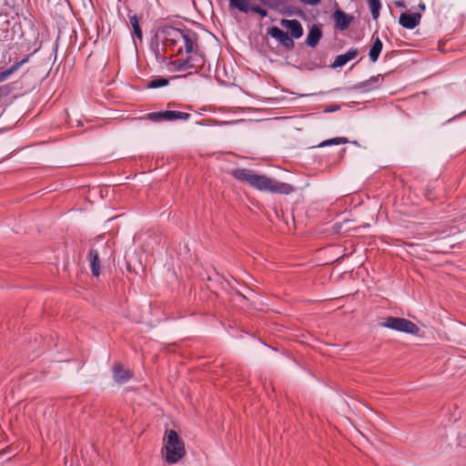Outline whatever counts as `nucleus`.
Instances as JSON below:
<instances>
[{"mask_svg": "<svg viewBox=\"0 0 466 466\" xmlns=\"http://www.w3.org/2000/svg\"><path fill=\"white\" fill-rule=\"evenodd\" d=\"M231 175L237 180L258 190L276 194L289 195L295 191V187L285 182H279L265 175L257 174L254 170L238 167L231 171Z\"/></svg>", "mask_w": 466, "mask_h": 466, "instance_id": "f257e3e1", "label": "nucleus"}, {"mask_svg": "<svg viewBox=\"0 0 466 466\" xmlns=\"http://www.w3.org/2000/svg\"><path fill=\"white\" fill-rule=\"evenodd\" d=\"M165 450V458L168 464L178 462L186 455L184 441L176 431L169 430L167 431Z\"/></svg>", "mask_w": 466, "mask_h": 466, "instance_id": "f03ea898", "label": "nucleus"}, {"mask_svg": "<svg viewBox=\"0 0 466 466\" xmlns=\"http://www.w3.org/2000/svg\"><path fill=\"white\" fill-rule=\"evenodd\" d=\"M380 326L410 335H418L420 332V328L414 322L400 317H388Z\"/></svg>", "mask_w": 466, "mask_h": 466, "instance_id": "7ed1b4c3", "label": "nucleus"}, {"mask_svg": "<svg viewBox=\"0 0 466 466\" xmlns=\"http://www.w3.org/2000/svg\"><path fill=\"white\" fill-rule=\"evenodd\" d=\"M228 5L231 9H236L242 14L253 12L258 15L261 19L268 15L266 8L261 7L259 5L251 4L250 0H228Z\"/></svg>", "mask_w": 466, "mask_h": 466, "instance_id": "20e7f679", "label": "nucleus"}, {"mask_svg": "<svg viewBox=\"0 0 466 466\" xmlns=\"http://www.w3.org/2000/svg\"><path fill=\"white\" fill-rule=\"evenodd\" d=\"M382 81L383 76L379 74L370 76L367 80L359 82L352 86H349L346 88V90L349 92L359 91L360 93H368L380 88Z\"/></svg>", "mask_w": 466, "mask_h": 466, "instance_id": "39448f33", "label": "nucleus"}, {"mask_svg": "<svg viewBox=\"0 0 466 466\" xmlns=\"http://www.w3.org/2000/svg\"><path fill=\"white\" fill-rule=\"evenodd\" d=\"M267 35L275 39L280 46L286 49H293L295 42L288 32L283 31L277 25H271L267 30Z\"/></svg>", "mask_w": 466, "mask_h": 466, "instance_id": "423d86ee", "label": "nucleus"}, {"mask_svg": "<svg viewBox=\"0 0 466 466\" xmlns=\"http://www.w3.org/2000/svg\"><path fill=\"white\" fill-rule=\"evenodd\" d=\"M304 66L309 71L325 68L326 54L319 50L309 51Z\"/></svg>", "mask_w": 466, "mask_h": 466, "instance_id": "0eeeda50", "label": "nucleus"}, {"mask_svg": "<svg viewBox=\"0 0 466 466\" xmlns=\"http://www.w3.org/2000/svg\"><path fill=\"white\" fill-rule=\"evenodd\" d=\"M421 20V14L419 12L404 11L400 14L399 25L404 29L412 30L416 28Z\"/></svg>", "mask_w": 466, "mask_h": 466, "instance_id": "6e6552de", "label": "nucleus"}, {"mask_svg": "<svg viewBox=\"0 0 466 466\" xmlns=\"http://www.w3.org/2000/svg\"><path fill=\"white\" fill-rule=\"evenodd\" d=\"M331 18L334 21V27L339 31L347 30L354 20V16L351 14L346 13L339 8L333 12Z\"/></svg>", "mask_w": 466, "mask_h": 466, "instance_id": "1a4fd4ad", "label": "nucleus"}, {"mask_svg": "<svg viewBox=\"0 0 466 466\" xmlns=\"http://www.w3.org/2000/svg\"><path fill=\"white\" fill-rule=\"evenodd\" d=\"M158 32L163 35L164 41L167 44L175 46L181 39L183 29L176 28L172 25H163L158 28Z\"/></svg>", "mask_w": 466, "mask_h": 466, "instance_id": "9d476101", "label": "nucleus"}, {"mask_svg": "<svg viewBox=\"0 0 466 466\" xmlns=\"http://www.w3.org/2000/svg\"><path fill=\"white\" fill-rule=\"evenodd\" d=\"M280 25L289 31L293 40L300 38L304 34L303 26L297 19H281Z\"/></svg>", "mask_w": 466, "mask_h": 466, "instance_id": "9b49d317", "label": "nucleus"}, {"mask_svg": "<svg viewBox=\"0 0 466 466\" xmlns=\"http://www.w3.org/2000/svg\"><path fill=\"white\" fill-rule=\"evenodd\" d=\"M359 55V49L357 47H351L345 53L338 55L334 61L329 66L332 69L342 67L347 63L352 61Z\"/></svg>", "mask_w": 466, "mask_h": 466, "instance_id": "f8f14e48", "label": "nucleus"}, {"mask_svg": "<svg viewBox=\"0 0 466 466\" xmlns=\"http://www.w3.org/2000/svg\"><path fill=\"white\" fill-rule=\"evenodd\" d=\"M149 50L154 55L157 63L165 65L167 64L169 57L164 56L165 47H160V40L157 34L151 37Z\"/></svg>", "mask_w": 466, "mask_h": 466, "instance_id": "ddd939ff", "label": "nucleus"}, {"mask_svg": "<svg viewBox=\"0 0 466 466\" xmlns=\"http://www.w3.org/2000/svg\"><path fill=\"white\" fill-rule=\"evenodd\" d=\"M323 35L322 25L320 24H313L309 28L307 37L305 39V45L315 48Z\"/></svg>", "mask_w": 466, "mask_h": 466, "instance_id": "4468645a", "label": "nucleus"}, {"mask_svg": "<svg viewBox=\"0 0 466 466\" xmlns=\"http://www.w3.org/2000/svg\"><path fill=\"white\" fill-rule=\"evenodd\" d=\"M185 43L186 54H191L194 51V47L197 46L198 34L190 28L185 27L181 35Z\"/></svg>", "mask_w": 466, "mask_h": 466, "instance_id": "2eb2a0df", "label": "nucleus"}, {"mask_svg": "<svg viewBox=\"0 0 466 466\" xmlns=\"http://www.w3.org/2000/svg\"><path fill=\"white\" fill-rule=\"evenodd\" d=\"M373 42L369 50V58L370 62L376 63L383 49V43L379 36L372 35Z\"/></svg>", "mask_w": 466, "mask_h": 466, "instance_id": "dca6fc26", "label": "nucleus"}, {"mask_svg": "<svg viewBox=\"0 0 466 466\" xmlns=\"http://www.w3.org/2000/svg\"><path fill=\"white\" fill-rule=\"evenodd\" d=\"M279 13L285 16H299L303 20L306 19V15L303 10L295 5H287L283 4L279 8Z\"/></svg>", "mask_w": 466, "mask_h": 466, "instance_id": "f3484780", "label": "nucleus"}, {"mask_svg": "<svg viewBox=\"0 0 466 466\" xmlns=\"http://www.w3.org/2000/svg\"><path fill=\"white\" fill-rule=\"evenodd\" d=\"M345 144H350L351 146H360V143L357 140H349L345 137H335L329 139H325L321 142H319L317 146H339V145H345Z\"/></svg>", "mask_w": 466, "mask_h": 466, "instance_id": "a211bd4d", "label": "nucleus"}, {"mask_svg": "<svg viewBox=\"0 0 466 466\" xmlns=\"http://www.w3.org/2000/svg\"><path fill=\"white\" fill-rule=\"evenodd\" d=\"M169 65H172L174 66L175 72H181L186 69H191L194 67V65L192 64L190 57L181 58V59H177V60H172V58L170 57V58H168V62H167V66H169Z\"/></svg>", "mask_w": 466, "mask_h": 466, "instance_id": "6ab92c4d", "label": "nucleus"}, {"mask_svg": "<svg viewBox=\"0 0 466 466\" xmlns=\"http://www.w3.org/2000/svg\"><path fill=\"white\" fill-rule=\"evenodd\" d=\"M88 259L90 262L92 274L95 277H98L100 274V258L98 251L96 249L91 248L88 252Z\"/></svg>", "mask_w": 466, "mask_h": 466, "instance_id": "aec40b11", "label": "nucleus"}, {"mask_svg": "<svg viewBox=\"0 0 466 466\" xmlns=\"http://www.w3.org/2000/svg\"><path fill=\"white\" fill-rule=\"evenodd\" d=\"M114 380L119 384L126 383L131 378L128 370H124L121 365L116 364L113 368Z\"/></svg>", "mask_w": 466, "mask_h": 466, "instance_id": "412c9836", "label": "nucleus"}, {"mask_svg": "<svg viewBox=\"0 0 466 466\" xmlns=\"http://www.w3.org/2000/svg\"><path fill=\"white\" fill-rule=\"evenodd\" d=\"M168 110L150 112L143 116V119L150 120L154 123L168 122Z\"/></svg>", "mask_w": 466, "mask_h": 466, "instance_id": "4be33fe9", "label": "nucleus"}, {"mask_svg": "<svg viewBox=\"0 0 466 466\" xmlns=\"http://www.w3.org/2000/svg\"><path fill=\"white\" fill-rule=\"evenodd\" d=\"M170 79L165 76H155L149 81H147L146 85V88L147 89H157L167 86L169 85Z\"/></svg>", "mask_w": 466, "mask_h": 466, "instance_id": "5701e85b", "label": "nucleus"}, {"mask_svg": "<svg viewBox=\"0 0 466 466\" xmlns=\"http://www.w3.org/2000/svg\"><path fill=\"white\" fill-rule=\"evenodd\" d=\"M373 20H378L380 17L382 3L380 0H366Z\"/></svg>", "mask_w": 466, "mask_h": 466, "instance_id": "b1692460", "label": "nucleus"}, {"mask_svg": "<svg viewBox=\"0 0 466 466\" xmlns=\"http://www.w3.org/2000/svg\"><path fill=\"white\" fill-rule=\"evenodd\" d=\"M129 22L133 28V35L138 39H142L143 32L139 24V18L137 15H129Z\"/></svg>", "mask_w": 466, "mask_h": 466, "instance_id": "393cba45", "label": "nucleus"}, {"mask_svg": "<svg viewBox=\"0 0 466 466\" xmlns=\"http://www.w3.org/2000/svg\"><path fill=\"white\" fill-rule=\"evenodd\" d=\"M168 122H174L177 120L187 121L191 117V115L187 112L168 110Z\"/></svg>", "mask_w": 466, "mask_h": 466, "instance_id": "a878e982", "label": "nucleus"}, {"mask_svg": "<svg viewBox=\"0 0 466 466\" xmlns=\"http://www.w3.org/2000/svg\"><path fill=\"white\" fill-rule=\"evenodd\" d=\"M285 2L286 0H264L262 5L273 11L279 12L280 6L283 5Z\"/></svg>", "mask_w": 466, "mask_h": 466, "instance_id": "bb28decb", "label": "nucleus"}, {"mask_svg": "<svg viewBox=\"0 0 466 466\" xmlns=\"http://www.w3.org/2000/svg\"><path fill=\"white\" fill-rule=\"evenodd\" d=\"M29 57H30V56H26L24 58H22L20 61L15 62L14 65L9 66L8 68H5V70L6 71L8 76H10L15 71H17L22 66L26 64L29 61Z\"/></svg>", "mask_w": 466, "mask_h": 466, "instance_id": "cd10ccee", "label": "nucleus"}, {"mask_svg": "<svg viewBox=\"0 0 466 466\" xmlns=\"http://www.w3.org/2000/svg\"><path fill=\"white\" fill-rule=\"evenodd\" d=\"M465 229H466V222H465V223H462V224H460V226H459V227H457V226H452V227H451L449 233H448V234H446V235H444V236L442 237V238H444V239H445V238H449L455 237V235H456L457 233H460L461 231L465 230Z\"/></svg>", "mask_w": 466, "mask_h": 466, "instance_id": "c85d7f7f", "label": "nucleus"}, {"mask_svg": "<svg viewBox=\"0 0 466 466\" xmlns=\"http://www.w3.org/2000/svg\"><path fill=\"white\" fill-rule=\"evenodd\" d=\"M340 106L337 104H331L329 106H327L324 109H323V112L324 113H333V112H336L338 110H339Z\"/></svg>", "mask_w": 466, "mask_h": 466, "instance_id": "c756f323", "label": "nucleus"}, {"mask_svg": "<svg viewBox=\"0 0 466 466\" xmlns=\"http://www.w3.org/2000/svg\"><path fill=\"white\" fill-rule=\"evenodd\" d=\"M301 4L309 5V6H316L319 5L322 0H299Z\"/></svg>", "mask_w": 466, "mask_h": 466, "instance_id": "7c9ffc66", "label": "nucleus"}, {"mask_svg": "<svg viewBox=\"0 0 466 466\" xmlns=\"http://www.w3.org/2000/svg\"><path fill=\"white\" fill-rule=\"evenodd\" d=\"M8 77H9V76H8V74L6 73V71L5 69L4 70H0V83L5 81Z\"/></svg>", "mask_w": 466, "mask_h": 466, "instance_id": "2f4dec72", "label": "nucleus"}, {"mask_svg": "<svg viewBox=\"0 0 466 466\" xmlns=\"http://www.w3.org/2000/svg\"><path fill=\"white\" fill-rule=\"evenodd\" d=\"M394 4H395V6L398 8H405L406 7L405 2L402 0L395 1Z\"/></svg>", "mask_w": 466, "mask_h": 466, "instance_id": "473e14b6", "label": "nucleus"}, {"mask_svg": "<svg viewBox=\"0 0 466 466\" xmlns=\"http://www.w3.org/2000/svg\"><path fill=\"white\" fill-rule=\"evenodd\" d=\"M292 95H296L298 97H307V96H315L317 95L318 93H312V94H298V93H291Z\"/></svg>", "mask_w": 466, "mask_h": 466, "instance_id": "72a5a7b5", "label": "nucleus"}, {"mask_svg": "<svg viewBox=\"0 0 466 466\" xmlns=\"http://www.w3.org/2000/svg\"><path fill=\"white\" fill-rule=\"evenodd\" d=\"M418 9L421 12L425 11L426 10V5L423 3V2H420L419 5H418Z\"/></svg>", "mask_w": 466, "mask_h": 466, "instance_id": "f704fd0d", "label": "nucleus"}, {"mask_svg": "<svg viewBox=\"0 0 466 466\" xmlns=\"http://www.w3.org/2000/svg\"><path fill=\"white\" fill-rule=\"evenodd\" d=\"M431 193H432V189L429 187V188L427 189L426 197H427L428 198H430V197H431Z\"/></svg>", "mask_w": 466, "mask_h": 466, "instance_id": "c9c22d12", "label": "nucleus"}, {"mask_svg": "<svg viewBox=\"0 0 466 466\" xmlns=\"http://www.w3.org/2000/svg\"><path fill=\"white\" fill-rule=\"evenodd\" d=\"M56 51H57V44H56V46H55V47H54V49H53V52H54L55 54H56Z\"/></svg>", "mask_w": 466, "mask_h": 466, "instance_id": "e433bc0d", "label": "nucleus"}, {"mask_svg": "<svg viewBox=\"0 0 466 466\" xmlns=\"http://www.w3.org/2000/svg\"><path fill=\"white\" fill-rule=\"evenodd\" d=\"M43 144H44V142H41V143H39V144H32L31 146H32V147H35V146H41V145H43Z\"/></svg>", "mask_w": 466, "mask_h": 466, "instance_id": "4c0bfd02", "label": "nucleus"}, {"mask_svg": "<svg viewBox=\"0 0 466 466\" xmlns=\"http://www.w3.org/2000/svg\"><path fill=\"white\" fill-rule=\"evenodd\" d=\"M196 124L199 126H204V124L201 121H197Z\"/></svg>", "mask_w": 466, "mask_h": 466, "instance_id": "58836bf2", "label": "nucleus"}, {"mask_svg": "<svg viewBox=\"0 0 466 466\" xmlns=\"http://www.w3.org/2000/svg\"><path fill=\"white\" fill-rule=\"evenodd\" d=\"M180 77H183V76H175L172 78H180Z\"/></svg>", "mask_w": 466, "mask_h": 466, "instance_id": "ea45409f", "label": "nucleus"}, {"mask_svg": "<svg viewBox=\"0 0 466 466\" xmlns=\"http://www.w3.org/2000/svg\"><path fill=\"white\" fill-rule=\"evenodd\" d=\"M257 1H258L261 5H262V4H263V2H264V0H257Z\"/></svg>", "mask_w": 466, "mask_h": 466, "instance_id": "a19ab883", "label": "nucleus"}, {"mask_svg": "<svg viewBox=\"0 0 466 466\" xmlns=\"http://www.w3.org/2000/svg\"><path fill=\"white\" fill-rule=\"evenodd\" d=\"M448 245H449L450 247H453V246H454V243L449 242V243H448Z\"/></svg>", "mask_w": 466, "mask_h": 466, "instance_id": "79ce46f5", "label": "nucleus"}, {"mask_svg": "<svg viewBox=\"0 0 466 466\" xmlns=\"http://www.w3.org/2000/svg\"><path fill=\"white\" fill-rule=\"evenodd\" d=\"M464 113H466V110L464 112H462L461 114H464Z\"/></svg>", "mask_w": 466, "mask_h": 466, "instance_id": "37998d69", "label": "nucleus"}]
</instances>
